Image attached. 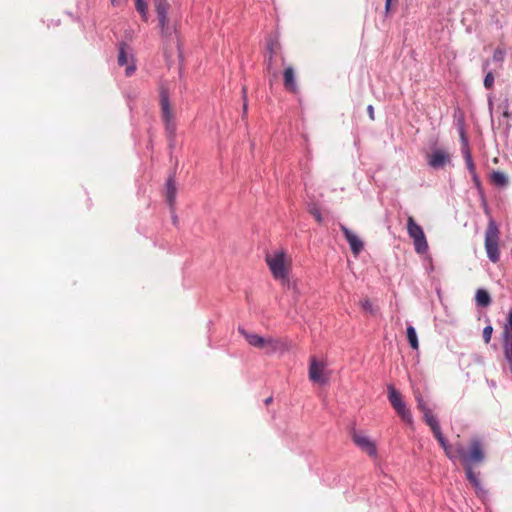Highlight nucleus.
Here are the masks:
<instances>
[{
	"label": "nucleus",
	"instance_id": "35",
	"mask_svg": "<svg viewBox=\"0 0 512 512\" xmlns=\"http://www.w3.org/2000/svg\"><path fill=\"white\" fill-rule=\"evenodd\" d=\"M271 402H272V397H268V398L265 400V404H266V405H269Z\"/></svg>",
	"mask_w": 512,
	"mask_h": 512
},
{
	"label": "nucleus",
	"instance_id": "27",
	"mask_svg": "<svg viewBox=\"0 0 512 512\" xmlns=\"http://www.w3.org/2000/svg\"><path fill=\"white\" fill-rule=\"evenodd\" d=\"M494 85V75L491 71L487 72L485 78H484V86L487 89L493 88Z\"/></svg>",
	"mask_w": 512,
	"mask_h": 512
},
{
	"label": "nucleus",
	"instance_id": "32",
	"mask_svg": "<svg viewBox=\"0 0 512 512\" xmlns=\"http://www.w3.org/2000/svg\"><path fill=\"white\" fill-rule=\"evenodd\" d=\"M128 0H110V3L114 7H123L127 4Z\"/></svg>",
	"mask_w": 512,
	"mask_h": 512
},
{
	"label": "nucleus",
	"instance_id": "5",
	"mask_svg": "<svg viewBox=\"0 0 512 512\" xmlns=\"http://www.w3.org/2000/svg\"><path fill=\"white\" fill-rule=\"evenodd\" d=\"M423 416H424V421L431 428L435 438L439 442L440 446L443 448L445 455L449 459H453L455 457V454L453 453V448L448 444L447 440L443 436L440 426H439V423H438L437 419L434 417V415L432 414V411L431 410L425 411L423 413Z\"/></svg>",
	"mask_w": 512,
	"mask_h": 512
},
{
	"label": "nucleus",
	"instance_id": "16",
	"mask_svg": "<svg viewBox=\"0 0 512 512\" xmlns=\"http://www.w3.org/2000/svg\"><path fill=\"white\" fill-rule=\"evenodd\" d=\"M127 46L122 44L119 48L118 55V64L120 66H126L125 74L126 76H131L134 74L136 70V66L134 64L133 57L127 53Z\"/></svg>",
	"mask_w": 512,
	"mask_h": 512
},
{
	"label": "nucleus",
	"instance_id": "19",
	"mask_svg": "<svg viewBox=\"0 0 512 512\" xmlns=\"http://www.w3.org/2000/svg\"><path fill=\"white\" fill-rule=\"evenodd\" d=\"M176 183L173 176H170L166 181L165 197L170 206H172L176 199Z\"/></svg>",
	"mask_w": 512,
	"mask_h": 512
},
{
	"label": "nucleus",
	"instance_id": "14",
	"mask_svg": "<svg viewBox=\"0 0 512 512\" xmlns=\"http://www.w3.org/2000/svg\"><path fill=\"white\" fill-rule=\"evenodd\" d=\"M428 165L434 169L443 168L450 163L451 155L443 149H435L428 155Z\"/></svg>",
	"mask_w": 512,
	"mask_h": 512
},
{
	"label": "nucleus",
	"instance_id": "4",
	"mask_svg": "<svg viewBox=\"0 0 512 512\" xmlns=\"http://www.w3.org/2000/svg\"><path fill=\"white\" fill-rule=\"evenodd\" d=\"M161 117L165 124V129L170 138L174 137L176 124L174 121V111L169 101L168 91L164 88L160 91Z\"/></svg>",
	"mask_w": 512,
	"mask_h": 512
},
{
	"label": "nucleus",
	"instance_id": "12",
	"mask_svg": "<svg viewBox=\"0 0 512 512\" xmlns=\"http://www.w3.org/2000/svg\"><path fill=\"white\" fill-rule=\"evenodd\" d=\"M326 364L318 361L315 357L310 358L309 379L313 382L324 384L328 381V375L325 372Z\"/></svg>",
	"mask_w": 512,
	"mask_h": 512
},
{
	"label": "nucleus",
	"instance_id": "6",
	"mask_svg": "<svg viewBox=\"0 0 512 512\" xmlns=\"http://www.w3.org/2000/svg\"><path fill=\"white\" fill-rule=\"evenodd\" d=\"M423 416H424V421L431 428L435 438L439 442L440 446L443 448L445 455L449 459H453L455 457V454L453 453V448L448 444L447 440L443 436L440 426H439V423H438L437 419L434 417V415L432 414V411L431 410L425 411L423 413Z\"/></svg>",
	"mask_w": 512,
	"mask_h": 512
},
{
	"label": "nucleus",
	"instance_id": "10",
	"mask_svg": "<svg viewBox=\"0 0 512 512\" xmlns=\"http://www.w3.org/2000/svg\"><path fill=\"white\" fill-rule=\"evenodd\" d=\"M341 230L350 246L352 254L357 257L364 249V241L361 235L348 226H341Z\"/></svg>",
	"mask_w": 512,
	"mask_h": 512
},
{
	"label": "nucleus",
	"instance_id": "23",
	"mask_svg": "<svg viewBox=\"0 0 512 512\" xmlns=\"http://www.w3.org/2000/svg\"><path fill=\"white\" fill-rule=\"evenodd\" d=\"M136 10L140 13L143 21L148 20V4L145 0H135Z\"/></svg>",
	"mask_w": 512,
	"mask_h": 512
},
{
	"label": "nucleus",
	"instance_id": "25",
	"mask_svg": "<svg viewBox=\"0 0 512 512\" xmlns=\"http://www.w3.org/2000/svg\"><path fill=\"white\" fill-rule=\"evenodd\" d=\"M360 306L364 311H366L372 315H375L377 312V310L374 308L373 304L371 303V301L369 299L361 300Z\"/></svg>",
	"mask_w": 512,
	"mask_h": 512
},
{
	"label": "nucleus",
	"instance_id": "17",
	"mask_svg": "<svg viewBox=\"0 0 512 512\" xmlns=\"http://www.w3.org/2000/svg\"><path fill=\"white\" fill-rule=\"evenodd\" d=\"M261 349H264L268 354L278 351L284 352L288 350V344L282 339L268 337L264 339L263 347Z\"/></svg>",
	"mask_w": 512,
	"mask_h": 512
},
{
	"label": "nucleus",
	"instance_id": "15",
	"mask_svg": "<svg viewBox=\"0 0 512 512\" xmlns=\"http://www.w3.org/2000/svg\"><path fill=\"white\" fill-rule=\"evenodd\" d=\"M283 86L289 93L297 94L299 92V87L296 82V72L291 65L285 67L283 71Z\"/></svg>",
	"mask_w": 512,
	"mask_h": 512
},
{
	"label": "nucleus",
	"instance_id": "8",
	"mask_svg": "<svg viewBox=\"0 0 512 512\" xmlns=\"http://www.w3.org/2000/svg\"><path fill=\"white\" fill-rule=\"evenodd\" d=\"M388 400L391 403L392 407L395 409L397 414L408 424L412 423V415L410 410L406 407L402 396L399 391L395 389L394 386H388Z\"/></svg>",
	"mask_w": 512,
	"mask_h": 512
},
{
	"label": "nucleus",
	"instance_id": "3",
	"mask_svg": "<svg viewBox=\"0 0 512 512\" xmlns=\"http://www.w3.org/2000/svg\"><path fill=\"white\" fill-rule=\"evenodd\" d=\"M277 58H279L281 60V64L284 65L285 58L282 54L279 41L277 39L270 38L267 41V55L265 56V64L267 73L272 78H276L278 76V66L276 64Z\"/></svg>",
	"mask_w": 512,
	"mask_h": 512
},
{
	"label": "nucleus",
	"instance_id": "9",
	"mask_svg": "<svg viewBox=\"0 0 512 512\" xmlns=\"http://www.w3.org/2000/svg\"><path fill=\"white\" fill-rule=\"evenodd\" d=\"M153 3L159 20V27L161 33L163 36H168L171 34L169 27V19L167 16V12L170 5L167 0H153Z\"/></svg>",
	"mask_w": 512,
	"mask_h": 512
},
{
	"label": "nucleus",
	"instance_id": "33",
	"mask_svg": "<svg viewBox=\"0 0 512 512\" xmlns=\"http://www.w3.org/2000/svg\"><path fill=\"white\" fill-rule=\"evenodd\" d=\"M367 111L371 120H374V108L372 105L367 107Z\"/></svg>",
	"mask_w": 512,
	"mask_h": 512
},
{
	"label": "nucleus",
	"instance_id": "26",
	"mask_svg": "<svg viewBox=\"0 0 512 512\" xmlns=\"http://www.w3.org/2000/svg\"><path fill=\"white\" fill-rule=\"evenodd\" d=\"M415 399L417 401V407L422 413L430 410L419 392L415 393Z\"/></svg>",
	"mask_w": 512,
	"mask_h": 512
},
{
	"label": "nucleus",
	"instance_id": "1",
	"mask_svg": "<svg viewBox=\"0 0 512 512\" xmlns=\"http://www.w3.org/2000/svg\"><path fill=\"white\" fill-rule=\"evenodd\" d=\"M265 262L274 280L282 285L289 283V274L292 268V259L283 248H278L265 254Z\"/></svg>",
	"mask_w": 512,
	"mask_h": 512
},
{
	"label": "nucleus",
	"instance_id": "29",
	"mask_svg": "<svg viewBox=\"0 0 512 512\" xmlns=\"http://www.w3.org/2000/svg\"><path fill=\"white\" fill-rule=\"evenodd\" d=\"M465 159H466V163H467L469 171L472 174H475V165L473 163L471 154H470V152L468 150L465 152Z\"/></svg>",
	"mask_w": 512,
	"mask_h": 512
},
{
	"label": "nucleus",
	"instance_id": "13",
	"mask_svg": "<svg viewBox=\"0 0 512 512\" xmlns=\"http://www.w3.org/2000/svg\"><path fill=\"white\" fill-rule=\"evenodd\" d=\"M352 440L368 456L376 457V445L368 436H366L362 432L354 431L352 433Z\"/></svg>",
	"mask_w": 512,
	"mask_h": 512
},
{
	"label": "nucleus",
	"instance_id": "18",
	"mask_svg": "<svg viewBox=\"0 0 512 512\" xmlns=\"http://www.w3.org/2000/svg\"><path fill=\"white\" fill-rule=\"evenodd\" d=\"M238 331L240 332V334L242 336H244L246 341L251 346H254V347L260 348V349L263 347V343H264V339H265L264 337H261V336H259L258 334H255V333H249V332H247L243 328H239Z\"/></svg>",
	"mask_w": 512,
	"mask_h": 512
},
{
	"label": "nucleus",
	"instance_id": "2",
	"mask_svg": "<svg viewBox=\"0 0 512 512\" xmlns=\"http://www.w3.org/2000/svg\"><path fill=\"white\" fill-rule=\"evenodd\" d=\"M453 453L455 454V457L452 460L460 458L464 467H473L478 465L482 463L485 458L483 445L477 438L470 441L468 450L463 448L461 445H457L456 448L453 449Z\"/></svg>",
	"mask_w": 512,
	"mask_h": 512
},
{
	"label": "nucleus",
	"instance_id": "7",
	"mask_svg": "<svg viewBox=\"0 0 512 512\" xmlns=\"http://www.w3.org/2000/svg\"><path fill=\"white\" fill-rule=\"evenodd\" d=\"M500 232L497 226H489L485 233V249L487 256L493 263L499 261Z\"/></svg>",
	"mask_w": 512,
	"mask_h": 512
},
{
	"label": "nucleus",
	"instance_id": "11",
	"mask_svg": "<svg viewBox=\"0 0 512 512\" xmlns=\"http://www.w3.org/2000/svg\"><path fill=\"white\" fill-rule=\"evenodd\" d=\"M407 229L410 238L413 240L416 253L420 255L427 253L429 246L421 226H407Z\"/></svg>",
	"mask_w": 512,
	"mask_h": 512
},
{
	"label": "nucleus",
	"instance_id": "24",
	"mask_svg": "<svg viewBox=\"0 0 512 512\" xmlns=\"http://www.w3.org/2000/svg\"><path fill=\"white\" fill-rule=\"evenodd\" d=\"M467 479L469 482L475 487V489H480V481L477 475L473 472V467H464Z\"/></svg>",
	"mask_w": 512,
	"mask_h": 512
},
{
	"label": "nucleus",
	"instance_id": "28",
	"mask_svg": "<svg viewBox=\"0 0 512 512\" xmlns=\"http://www.w3.org/2000/svg\"><path fill=\"white\" fill-rule=\"evenodd\" d=\"M492 333H493V327L492 326H486L484 329H483V340L486 344H489L490 341H491V337H492Z\"/></svg>",
	"mask_w": 512,
	"mask_h": 512
},
{
	"label": "nucleus",
	"instance_id": "22",
	"mask_svg": "<svg viewBox=\"0 0 512 512\" xmlns=\"http://www.w3.org/2000/svg\"><path fill=\"white\" fill-rule=\"evenodd\" d=\"M491 181L496 185V186H499V187H503L505 185H507L508 183V178L506 177V175L503 173V172H500V171H494L491 175Z\"/></svg>",
	"mask_w": 512,
	"mask_h": 512
},
{
	"label": "nucleus",
	"instance_id": "37",
	"mask_svg": "<svg viewBox=\"0 0 512 512\" xmlns=\"http://www.w3.org/2000/svg\"><path fill=\"white\" fill-rule=\"evenodd\" d=\"M487 67H488V61H485L483 64V70H486Z\"/></svg>",
	"mask_w": 512,
	"mask_h": 512
},
{
	"label": "nucleus",
	"instance_id": "31",
	"mask_svg": "<svg viewBox=\"0 0 512 512\" xmlns=\"http://www.w3.org/2000/svg\"><path fill=\"white\" fill-rule=\"evenodd\" d=\"M242 94H243V118L247 115L248 110V103H247V89L245 86L242 88Z\"/></svg>",
	"mask_w": 512,
	"mask_h": 512
},
{
	"label": "nucleus",
	"instance_id": "21",
	"mask_svg": "<svg viewBox=\"0 0 512 512\" xmlns=\"http://www.w3.org/2000/svg\"><path fill=\"white\" fill-rule=\"evenodd\" d=\"M407 339L409 341V344L411 346L412 349L414 350H418L419 348V342H418V338H417V334H416V330L413 326L409 325L407 327Z\"/></svg>",
	"mask_w": 512,
	"mask_h": 512
},
{
	"label": "nucleus",
	"instance_id": "34",
	"mask_svg": "<svg viewBox=\"0 0 512 512\" xmlns=\"http://www.w3.org/2000/svg\"><path fill=\"white\" fill-rule=\"evenodd\" d=\"M315 220H316L317 222H321V221H322V218H321L320 213H316V214H315Z\"/></svg>",
	"mask_w": 512,
	"mask_h": 512
},
{
	"label": "nucleus",
	"instance_id": "30",
	"mask_svg": "<svg viewBox=\"0 0 512 512\" xmlns=\"http://www.w3.org/2000/svg\"><path fill=\"white\" fill-rule=\"evenodd\" d=\"M493 60L495 62L502 63L504 60V51L502 49L497 48L493 53Z\"/></svg>",
	"mask_w": 512,
	"mask_h": 512
},
{
	"label": "nucleus",
	"instance_id": "20",
	"mask_svg": "<svg viewBox=\"0 0 512 512\" xmlns=\"http://www.w3.org/2000/svg\"><path fill=\"white\" fill-rule=\"evenodd\" d=\"M475 300L477 305L480 307H487L491 303V297L485 289L477 290Z\"/></svg>",
	"mask_w": 512,
	"mask_h": 512
},
{
	"label": "nucleus",
	"instance_id": "36",
	"mask_svg": "<svg viewBox=\"0 0 512 512\" xmlns=\"http://www.w3.org/2000/svg\"><path fill=\"white\" fill-rule=\"evenodd\" d=\"M407 224L412 225V224H415V222H414V220L410 217V218L408 219V223H407Z\"/></svg>",
	"mask_w": 512,
	"mask_h": 512
}]
</instances>
